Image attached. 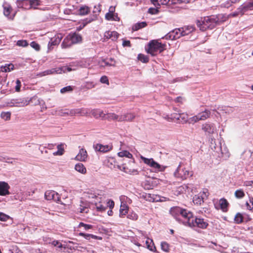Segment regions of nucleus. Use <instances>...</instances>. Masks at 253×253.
Listing matches in <instances>:
<instances>
[{
    "label": "nucleus",
    "instance_id": "nucleus-21",
    "mask_svg": "<svg viewBox=\"0 0 253 253\" xmlns=\"http://www.w3.org/2000/svg\"><path fill=\"white\" fill-rule=\"evenodd\" d=\"M107 61L105 59H102L99 61V64L101 67H105V66H115V61L114 59L111 58Z\"/></svg>",
    "mask_w": 253,
    "mask_h": 253
},
{
    "label": "nucleus",
    "instance_id": "nucleus-47",
    "mask_svg": "<svg viewBox=\"0 0 253 253\" xmlns=\"http://www.w3.org/2000/svg\"><path fill=\"white\" fill-rule=\"evenodd\" d=\"M10 216L3 212H0V220L2 221H6L10 218Z\"/></svg>",
    "mask_w": 253,
    "mask_h": 253
},
{
    "label": "nucleus",
    "instance_id": "nucleus-62",
    "mask_svg": "<svg viewBox=\"0 0 253 253\" xmlns=\"http://www.w3.org/2000/svg\"><path fill=\"white\" fill-rule=\"evenodd\" d=\"M190 0H171V3L177 4L182 3H188Z\"/></svg>",
    "mask_w": 253,
    "mask_h": 253
},
{
    "label": "nucleus",
    "instance_id": "nucleus-48",
    "mask_svg": "<svg viewBox=\"0 0 253 253\" xmlns=\"http://www.w3.org/2000/svg\"><path fill=\"white\" fill-rule=\"evenodd\" d=\"M200 120L199 115L197 114L189 119V123L194 124Z\"/></svg>",
    "mask_w": 253,
    "mask_h": 253
},
{
    "label": "nucleus",
    "instance_id": "nucleus-43",
    "mask_svg": "<svg viewBox=\"0 0 253 253\" xmlns=\"http://www.w3.org/2000/svg\"><path fill=\"white\" fill-rule=\"evenodd\" d=\"M11 113L9 112H2L0 114L1 118L5 121H8L10 119Z\"/></svg>",
    "mask_w": 253,
    "mask_h": 253
},
{
    "label": "nucleus",
    "instance_id": "nucleus-57",
    "mask_svg": "<svg viewBox=\"0 0 253 253\" xmlns=\"http://www.w3.org/2000/svg\"><path fill=\"white\" fill-rule=\"evenodd\" d=\"M17 45L19 46L25 47L28 45V42L25 40H19L17 42Z\"/></svg>",
    "mask_w": 253,
    "mask_h": 253
},
{
    "label": "nucleus",
    "instance_id": "nucleus-11",
    "mask_svg": "<svg viewBox=\"0 0 253 253\" xmlns=\"http://www.w3.org/2000/svg\"><path fill=\"white\" fill-rule=\"evenodd\" d=\"M45 198L47 200H53L56 202H59L60 199L58 193L54 191H47L44 194Z\"/></svg>",
    "mask_w": 253,
    "mask_h": 253
},
{
    "label": "nucleus",
    "instance_id": "nucleus-10",
    "mask_svg": "<svg viewBox=\"0 0 253 253\" xmlns=\"http://www.w3.org/2000/svg\"><path fill=\"white\" fill-rule=\"evenodd\" d=\"M69 243L73 244V246H68L66 247L65 246L63 245L61 243H60L58 241H53L52 242V245H53L54 246H57L59 249H60L61 250V251H62V250L64 249V250L63 251V252H64V250L66 248H70V249L73 248L74 249H78V248L79 247L78 244L77 243H74V242H71V241L69 242Z\"/></svg>",
    "mask_w": 253,
    "mask_h": 253
},
{
    "label": "nucleus",
    "instance_id": "nucleus-3",
    "mask_svg": "<svg viewBox=\"0 0 253 253\" xmlns=\"http://www.w3.org/2000/svg\"><path fill=\"white\" fill-rule=\"evenodd\" d=\"M202 130L204 131L205 134L209 136L210 139H211V149L213 147L215 149V146L213 145L215 142V139L212 138V135L216 133V128L215 125L211 122H206L202 125Z\"/></svg>",
    "mask_w": 253,
    "mask_h": 253
},
{
    "label": "nucleus",
    "instance_id": "nucleus-53",
    "mask_svg": "<svg viewBox=\"0 0 253 253\" xmlns=\"http://www.w3.org/2000/svg\"><path fill=\"white\" fill-rule=\"evenodd\" d=\"M79 227L80 228L81 227H84V229L86 230H87L88 229H91L92 228V226L91 225H89V224H84L83 222H81L79 225Z\"/></svg>",
    "mask_w": 253,
    "mask_h": 253
},
{
    "label": "nucleus",
    "instance_id": "nucleus-17",
    "mask_svg": "<svg viewBox=\"0 0 253 253\" xmlns=\"http://www.w3.org/2000/svg\"><path fill=\"white\" fill-rule=\"evenodd\" d=\"M62 69L61 68H52L49 70H47L44 71H43L39 74V75L41 77L45 76L48 75H52L54 74H61L62 73Z\"/></svg>",
    "mask_w": 253,
    "mask_h": 253
},
{
    "label": "nucleus",
    "instance_id": "nucleus-39",
    "mask_svg": "<svg viewBox=\"0 0 253 253\" xmlns=\"http://www.w3.org/2000/svg\"><path fill=\"white\" fill-rule=\"evenodd\" d=\"M90 113V110L87 108H79V115L82 116H86Z\"/></svg>",
    "mask_w": 253,
    "mask_h": 253
},
{
    "label": "nucleus",
    "instance_id": "nucleus-14",
    "mask_svg": "<svg viewBox=\"0 0 253 253\" xmlns=\"http://www.w3.org/2000/svg\"><path fill=\"white\" fill-rule=\"evenodd\" d=\"M253 10V0L250 1L247 3L242 5L239 7V10L241 12V15L244 14L248 10Z\"/></svg>",
    "mask_w": 253,
    "mask_h": 253
},
{
    "label": "nucleus",
    "instance_id": "nucleus-7",
    "mask_svg": "<svg viewBox=\"0 0 253 253\" xmlns=\"http://www.w3.org/2000/svg\"><path fill=\"white\" fill-rule=\"evenodd\" d=\"M29 101L25 99L19 98L12 99L7 104L9 107H21L27 106L29 104Z\"/></svg>",
    "mask_w": 253,
    "mask_h": 253
},
{
    "label": "nucleus",
    "instance_id": "nucleus-1",
    "mask_svg": "<svg viewBox=\"0 0 253 253\" xmlns=\"http://www.w3.org/2000/svg\"><path fill=\"white\" fill-rule=\"evenodd\" d=\"M171 215L179 222H182L186 226L191 227H197L201 228H206L208 223L204 219L194 218L193 213L185 209L179 207H174L170 210Z\"/></svg>",
    "mask_w": 253,
    "mask_h": 253
},
{
    "label": "nucleus",
    "instance_id": "nucleus-16",
    "mask_svg": "<svg viewBox=\"0 0 253 253\" xmlns=\"http://www.w3.org/2000/svg\"><path fill=\"white\" fill-rule=\"evenodd\" d=\"M207 190H205L202 195H197L193 197V201L195 204L201 205L204 202L205 197H207L208 195L206 194Z\"/></svg>",
    "mask_w": 253,
    "mask_h": 253
},
{
    "label": "nucleus",
    "instance_id": "nucleus-30",
    "mask_svg": "<svg viewBox=\"0 0 253 253\" xmlns=\"http://www.w3.org/2000/svg\"><path fill=\"white\" fill-rule=\"evenodd\" d=\"M11 7L10 6H3V14L4 15L7 17L9 19H13L14 16V15L13 16H10V13L11 11Z\"/></svg>",
    "mask_w": 253,
    "mask_h": 253
},
{
    "label": "nucleus",
    "instance_id": "nucleus-9",
    "mask_svg": "<svg viewBox=\"0 0 253 253\" xmlns=\"http://www.w3.org/2000/svg\"><path fill=\"white\" fill-rule=\"evenodd\" d=\"M63 38V35L61 34H57L53 38L50 39L48 46L49 49L53 48V46L58 44Z\"/></svg>",
    "mask_w": 253,
    "mask_h": 253
},
{
    "label": "nucleus",
    "instance_id": "nucleus-41",
    "mask_svg": "<svg viewBox=\"0 0 253 253\" xmlns=\"http://www.w3.org/2000/svg\"><path fill=\"white\" fill-rule=\"evenodd\" d=\"M234 195L237 199H242L245 196V193L242 189H238L235 192Z\"/></svg>",
    "mask_w": 253,
    "mask_h": 253
},
{
    "label": "nucleus",
    "instance_id": "nucleus-63",
    "mask_svg": "<svg viewBox=\"0 0 253 253\" xmlns=\"http://www.w3.org/2000/svg\"><path fill=\"white\" fill-rule=\"evenodd\" d=\"M114 202L112 200H109L106 204V208L109 207L110 209H112L114 207Z\"/></svg>",
    "mask_w": 253,
    "mask_h": 253
},
{
    "label": "nucleus",
    "instance_id": "nucleus-61",
    "mask_svg": "<svg viewBox=\"0 0 253 253\" xmlns=\"http://www.w3.org/2000/svg\"><path fill=\"white\" fill-rule=\"evenodd\" d=\"M156 8H150L148 9V12L151 14H156L159 12L158 8V6L156 7Z\"/></svg>",
    "mask_w": 253,
    "mask_h": 253
},
{
    "label": "nucleus",
    "instance_id": "nucleus-54",
    "mask_svg": "<svg viewBox=\"0 0 253 253\" xmlns=\"http://www.w3.org/2000/svg\"><path fill=\"white\" fill-rule=\"evenodd\" d=\"M174 113L170 115H167L164 116V118L169 122H174V118H173Z\"/></svg>",
    "mask_w": 253,
    "mask_h": 253
},
{
    "label": "nucleus",
    "instance_id": "nucleus-49",
    "mask_svg": "<svg viewBox=\"0 0 253 253\" xmlns=\"http://www.w3.org/2000/svg\"><path fill=\"white\" fill-rule=\"evenodd\" d=\"M234 220L237 223H241L243 221V216L242 214L240 213H237L235 217Z\"/></svg>",
    "mask_w": 253,
    "mask_h": 253
},
{
    "label": "nucleus",
    "instance_id": "nucleus-18",
    "mask_svg": "<svg viewBox=\"0 0 253 253\" xmlns=\"http://www.w3.org/2000/svg\"><path fill=\"white\" fill-rule=\"evenodd\" d=\"M135 118V115L132 113H127L124 115H121L120 122L126 121L131 122Z\"/></svg>",
    "mask_w": 253,
    "mask_h": 253
},
{
    "label": "nucleus",
    "instance_id": "nucleus-59",
    "mask_svg": "<svg viewBox=\"0 0 253 253\" xmlns=\"http://www.w3.org/2000/svg\"><path fill=\"white\" fill-rule=\"evenodd\" d=\"M127 218L133 220H136L138 218L137 214L134 212L130 213L127 215Z\"/></svg>",
    "mask_w": 253,
    "mask_h": 253
},
{
    "label": "nucleus",
    "instance_id": "nucleus-64",
    "mask_svg": "<svg viewBox=\"0 0 253 253\" xmlns=\"http://www.w3.org/2000/svg\"><path fill=\"white\" fill-rule=\"evenodd\" d=\"M95 20V18H86L85 20H84L83 22V27H84L86 24L88 23H89L91 22L92 21H94Z\"/></svg>",
    "mask_w": 253,
    "mask_h": 253
},
{
    "label": "nucleus",
    "instance_id": "nucleus-26",
    "mask_svg": "<svg viewBox=\"0 0 253 253\" xmlns=\"http://www.w3.org/2000/svg\"><path fill=\"white\" fill-rule=\"evenodd\" d=\"M121 116H119L115 113H107L105 114V118L104 119L108 120L109 121H118L120 122V118Z\"/></svg>",
    "mask_w": 253,
    "mask_h": 253
},
{
    "label": "nucleus",
    "instance_id": "nucleus-28",
    "mask_svg": "<svg viewBox=\"0 0 253 253\" xmlns=\"http://www.w3.org/2000/svg\"><path fill=\"white\" fill-rule=\"evenodd\" d=\"M75 169L78 172L84 174L86 173V169L82 163H78L75 166Z\"/></svg>",
    "mask_w": 253,
    "mask_h": 253
},
{
    "label": "nucleus",
    "instance_id": "nucleus-6",
    "mask_svg": "<svg viewBox=\"0 0 253 253\" xmlns=\"http://www.w3.org/2000/svg\"><path fill=\"white\" fill-rule=\"evenodd\" d=\"M193 175L192 171L189 170L188 168H185L184 166L180 164L176 170L174 172L175 177L182 180L186 179Z\"/></svg>",
    "mask_w": 253,
    "mask_h": 253
},
{
    "label": "nucleus",
    "instance_id": "nucleus-55",
    "mask_svg": "<svg viewBox=\"0 0 253 253\" xmlns=\"http://www.w3.org/2000/svg\"><path fill=\"white\" fill-rule=\"evenodd\" d=\"M68 111H69V109H61V110H59L58 114L60 116H66V115L69 116V114H68L69 113Z\"/></svg>",
    "mask_w": 253,
    "mask_h": 253
},
{
    "label": "nucleus",
    "instance_id": "nucleus-15",
    "mask_svg": "<svg viewBox=\"0 0 253 253\" xmlns=\"http://www.w3.org/2000/svg\"><path fill=\"white\" fill-rule=\"evenodd\" d=\"M112 146L111 145H102L101 144H97L95 145L94 148L96 151L105 153L112 150Z\"/></svg>",
    "mask_w": 253,
    "mask_h": 253
},
{
    "label": "nucleus",
    "instance_id": "nucleus-23",
    "mask_svg": "<svg viewBox=\"0 0 253 253\" xmlns=\"http://www.w3.org/2000/svg\"><path fill=\"white\" fill-rule=\"evenodd\" d=\"M68 36L72 44L78 43L82 41V37L76 33L69 34Z\"/></svg>",
    "mask_w": 253,
    "mask_h": 253
},
{
    "label": "nucleus",
    "instance_id": "nucleus-38",
    "mask_svg": "<svg viewBox=\"0 0 253 253\" xmlns=\"http://www.w3.org/2000/svg\"><path fill=\"white\" fill-rule=\"evenodd\" d=\"M147 25V24L145 22H142L140 23H138L135 24L132 27V30L133 31H137L140 29L145 27Z\"/></svg>",
    "mask_w": 253,
    "mask_h": 253
},
{
    "label": "nucleus",
    "instance_id": "nucleus-37",
    "mask_svg": "<svg viewBox=\"0 0 253 253\" xmlns=\"http://www.w3.org/2000/svg\"><path fill=\"white\" fill-rule=\"evenodd\" d=\"M118 155L120 157H126V158L131 159L133 157L132 155L128 151L124 150L121 151L118 153Z\"/></svg>",
    "mask_w": 253,
    "mask_h": 253
},
{
    "label": "nucleus",
    "instance_id": "nucleus-44",
    "mask_svg": "<svg viewBox=\"0 0 253 253\" xmlns=\"http://www.w3.org/2000/svg\"><path fill=\"white\" fill-rule=\"evenodd\" d=\"M138 59L143 63H147L149 61L148 57L142 54L138 55Z\"/></svg>",
    "mask_w": 253,
    "mask_h": 253
},
{
    "label": "nucleus",
    "instance_id": "nucleus-42",
    "mask_svg": "<svg viewBox=\"0 0 253 253\" xmlns=\"http://www.w3.org/2000/svg\"><path fill=\"white\" fill-rule=\"evenodd\" d=\"M146 244L147 245V248L152 251H153L154 249H156L153 243V241L151 239H148L146 241Z\"/></svg>",
    "mask_w": 253,
    "mask_h": 253
},
{
    "label": "nucleus",
    "instance_id": "nucleus-29",
    "mask_svg": "<svg viewBox=\"0 0 253 253\" xmlns=\"http://www.w3.org/2000/svg\"><path fill=\"white\" fill-rule=\"evenodd\" d=\"M219 204L220 205V209L222 210V211H223L225 212L227 211L228 203L225 199H224V198L221 199L219 200Z\"/></svg>",
    "mask_w": 253,
    "mask_h": 253
},
{
    "label": "nucleus",
    "instance_id": "nucleus-36",
    "mask_svg": "<svg viewBox=\"0 0 253 253\" xmlns=\"http://www.w3.org/2000/svg\"><path fill=\"white\" fill-rule=\"evenodd\" d=\"M82 205H80V207L77 209L78 212L80 213H87L89 211L88 208L86 206V205L83 202H81Z\"/></svg>",
    "mask_w": 253,
    "mask_h": 253
},
{
    "label": "nucleus",
    "instance_id": "nucleus-46",
    "mask_svg": "<svg viewBox=\"0 0 253 253\" xmlns=\"http://www.w3.org/2000/svg\"><path fill=\"white\" fill-rule=\"evenodd\" d=\"M161 249L166 252H169V245L166 242H162L161 244Z\"/></svg>",
    "mask_w": 253,
    "mask_h": 253
},
{
    "label": "nucleus",
    "instance_id": "nucleus-12",
    "mask_svg": "<svg viewBox=\"0 0 253 253\" xmlns=\"http://www.w3.org/2000/svg\"><path fill=\"white\" fill-rule=\"evenodd\" d=\"M173 118H174V122L179 123H185L188 120V115L185 113H174Z\"/></svg>",
    "mask_w": 253,
    "mask_h": 253
},
{
    "label": "nucleus",
    "instance_id": "nucleus-4",
    "mask_svg": "<svg viewBox=\"0 0 253 253\" xmlns=\"http://www.w3.org/2000/svg\"><path fill=\"white\" fill-rule=\"evenodd\" d=\"M164 49L163 45L156 41H152L146 48L147 52L152 56H156L158 53H161Z\"/></svg>",
    "mask_w": 253,
    "mask_h": 253
},
{
    "label": "nucleus",
    "instance_id": "nucleus-24",
    "mask_svg": "<svg viewBox=\"0 0 253 253\" xmlns=\"http://www.w3.org/2000/svg\"><path fill=\"white\" fill-rule=\"evenodd\" d=\"M181 31H182L183 36L188 35V34L193 32L195 29V27L193 26H187L184 27H182L181 28Z\"/></svg>",
    "mask_w": 253,
    "mask_h": 253
},
{
    "label": "nucleus",
    "instance_id": "nucleus-25",
    "mask_svg": "<svg viewBox=\"0 0 253 253\" xmlns=\"http://www.w3.org/2000/svg\"><path fill=\"white\" fill-rule=\"evenodd\" d=\"M94 204L95 208L98 211L102 212L106 209V204H103L101 201H99L98 202L94 201Z\"/></svg>",
    "mask_w": 253,
    "mask_h": 253
},
{
    "label": "nucleus",
    "instance_id": "nucleus-45",
    "mask_svg": "<svg viewBox=\"0 0 253 253\" xmlns=\"http://www.w3.org/2000/svg\"><path fill=\"white\" fill-rule=\"evenodd\" d=\"M79 235L81 236L84 237L85 239L87 240H90L91 238L92 239H97V237L95 235H93L92 234H85L83 233H80Z\"/></svg>",
    "mask_w": 253,
    "mask_h": 253
},
{
    "label": "nucleus",
    "instance_id": "nucleus-31",
    "mask_svg": "<svg viewBox=\"0 0 253 253\" xmlns=\"http://www.w3.org/2000/svg\"><path fill=\"white\" fill-rule=\"evenodd\" d=\"M78 12L80 15H86L90 12V8L86 5H83L79 8Z\"/></svg>",
    "mask_w": 253,
    "mask_h": 253
},
{
    "label": "nucleus",
    "instance_id": "nucleus-33",
    "mask_svg": "<svg viewBox=\"0 0 253 253\" xmlns=\"http://www.w3.org/2000/svg\"><path fill=\"white\" fill-rule=\"evenodd\" d=\"M72 44H73L68 35L63 40L61 44V47L62 48H66L71 46Z\"/></svg>",
    "mask_w": 253,
    "mask_h": 253
},
{
    "label": "nucleus",
    "instance_id": "nucleus-60",
    "mask_svg": "<svg viewBox=\"0 0 253 253\" xmlns=\"http://www.w3.org/2000/svg\"><path fill=\"white\" fill-rule=\"evenodd\" d=\"M30 45L31 46V47H32L36 50H39L40 49V45L35 42H31L30 43Z\"/></svg>",
    "mask_w": 253,
    "mask_h": 253
},
{
    "label": "nucleus",
    "instance_id": "nucleus-56",
    "mask_svg": "<svg viewBox=\"0 0 253 253\" xmlns=\"http://www.w3.org/2000/svg\"><path fill=\"white\" fill-rule=\"evenodd\" d=\"M30 0H22L21 1V7L27 9V7H30Z\"/></svg>",
    "mask_w": 253,
    "mask_h": 253
},
{
    "label": "nucleus",
    "instance_id": "nucleus-52",
    "mask_svg": "<svg viewBox=\"0 0 253 253\" xmlns=\"http://www.w3.org/2000/svg\"><path fill=\"white\" fill-rule=\"evenodd\" d=\"M105 18L108 20H116L114 14L113 13H107L105 15Z\"/></svg>",
    "mask_w": 253,
    "mask_h": 253
},
{
    "label": "nucleus",
    "instance_id": "nucleus-19",
    "mask_svg": "<svg viewBox=\"0 0 253 253\" xmlns=\"http://www.w3.org/2000/svg\"><path fill=\"white\" fill-rule=\"evenodd\" d=\"M87 158V154L86 150L83 148L80 150L78 155L76 156L75 159L79 161H85Z\"/></svg>",
    "mask_w": 253,
    "mask_h": 253
},
{
    "label": "nucleus",
    "instance_id": "nucleus-34",
    "mask_svg": "<svg viewBox=\"0 0 253 253\" xmlns=\"http://www.w3.org/2000/svg\"><path fill=\"white\" fill-rule=\"evenodd\" d=\"M14 68V65L12 64H5L4 66L0 67V71L1 72H7L12 70Z\"/></svg>",
    "mask_w": 253,
    "mask_h": 253
},
{
    "label": "nucleus",
    "instance_id": "nucleus-2",
    "mask_svg": "<svg viewBox=\"0 0 253 253\" xmlns=\"http://www.w3.org/2000/svg\"><path fill=\"white\" fill-rule=\"evenodd\" d=\"M222 15L211 16L204 17L201 20H197V25L201 31H205L207 29H213L217 24H219L224 20H221Z\"/></svg>",
    "mask_w": 253,
    "mask_h": 253
},
{
    "label": "nucleus",
    "instance_id": "nucleus-13",
    "mask_svg": "<svg viewBox=\"0 0 253 253\" xmlns=\"http://www.w3.org/2000/svg\"><path fill=\"white\" fill-rule=\"evenodd\" d=\"M10 188L8 183L4 181H0V195L5 196L10 194L9 189Z\"/></svg>",
    "mask_w": 253,
    "mask_h": 253
},
{
    "label": "nucleus",
    "instance_id": "nucleus-50",
    "mask_svg": "<svg viewBox=\"0 0 253 253\" xmlns=\"http://www.w3.org/2000/svg\"><path fill=\"white\" fill-rule=\"evenodd\" d=\"M73 90V88L71 86H67L64 87L60 89V92L61 93H65L67 92L72 91Z\"/></svg>",
    "mask_w": 253,
    "mask_h": 253
},
{
    "label": "nucleus",
    "instance_id": "nucleus-5",
    "mask_svg": "<svg viewBox=\"0 0 253 253\" xmlns=\"http://www.w3.org/2000/svg\"><path fill=\"white\" fill-rule=\"evenodd\" d=\"M140 158L144 163L152 168L155 172L164 171L166 168V167L161 165L155 162L153 158H146L143 156H140Z\"/></svg>",
    "mask_w": 253,
    "mask_h": 253
},
{
    "label": "nucleus",
    "instance_id": "nucleus-20",
    "mask_svg": "<svg viewBox=\"0 0 253 253\" xmlns=\"http://www.w3.org/2000/svg\"><path fill=\"white\" fill-rule=\"evenodd\" d=\"M90 113L91 114L92 116L96 119L101 118L102 119H104V118H105V114H104L103 112L100 109H93L90 110Z\"/></svg>",
    "mask_w": 253,
    "mask_h": 253
},
{
    "label": "nucleus",
    "instance_id": "nucleus-51",
    "mask_svg": "<svg viewBox=\"0 0 253 253\" xmlns=\"http://www.w3.org/2000/svg\"><path fill=\"white\" fill-rule=\"evenodd\" d=\"M11 160H12V159L11 158L0 156V161L1 162H6L8 163H12V162L10 161Z\"/></svg>",
    "mask_w": 253,
    "mask_h": 253
},
{
    "label": "nucleus",
    "instance_id": "nucleus-27",
    "mask_svg": "<svg viewBox=\"0 0 253 253\" xmlns=\"http://www.w3.org/2000/svg\"><path fill=\"white\" fill-rule=\"evenodd\" d=\"M30 3V7H27V9H38V6L41 5V1L40 0H30L29 2Z\"/></svg>",
    "mask_w": 253,
    "mask_h": 253
},
{
    "label": "nucleus",
    "instance_id": "nucleus-32",
    "mask_svg": "<svg viewBox=\"0 0 253 253\" xmlns=\"http://www.w3.org/2000/svg\"><path fill=\"white\" fill-rule=\"evenodd\" d=\"M211 115V112L209 110H206L198 114L201 120H205L209 118Z\"/></svg>",
    "mask_w": 253,
    "mask_h": 253
},
{
    "label": "nucleus",
    "instance_id": "nucleus-22",
    "mask_svg": "<svg viewBox=\"0 0 253 253\" xmlns=\"http://www.w3.org/2000/svg\"><path fill=\"white\" fill-rule=\"evenodd\" d=\"M104 37L112 41H116L119 37V34L116 31H107L104 33Z\"/></svg>",
    "mask_w": 253,
    "mask_h": 253
},
{
    "label": "nucleus",
    "instance_id": "nucleus-35",
    "mask_svg": "<svg viewBox=\"0 0 253 253\" xmlns=\"http://www.w3.org/2000/svg\"><path fill=\"white\" fill-rule=\"evenodd\" d=\"M127 206L125 204H121L120 209V216L122 217V216L126 215L127 213Z\"/></svg>",
    "mask_w": 253,
    "mask_h": 253
},
{
    "label": "nucleus",
    "instance_id": "nucleus-40",
    "mask_svg": "<svg viewBox=\"0 0 253 253\" xmlns=\"http://www.w3.org/2000/svg\"><path fill=\"white\" fill-rule=\"evenodd\" d=\"M58 151L53 153L54 156H61L63 154L64 148H63L62 144H59L57 145Z\"/></svg>",
    "mask_w": 253,
    "mask_h": 253
},
{
    "label": "nucleus",
    "instance_id": "nucleus-8",
    "mask_svg": "<svg viewBox=\"0 0 253 253\" xmlns=\"http://www.w3.org/2000/svg\"><path fill=\"white\" fill-rule=\"evenodd\" d=\"M181 28L175 29L172 31L169 32L167 35L165 36V38L166 40H174L179 39L181 37H182V31H181Z\"/></svg>",
    "mask_w": 253,
    "mask_h": 253
},
{
    "label": "nucleus",
    "instance_id": "nucleus-58",
    "mask_svg": "<svg viewBox=\"0 0 253 253\" xmlns=\"http://www.w3.org/2000/svg\"><path fill=\"white\" fill-rule=\"evenodd\" d=\"M68 112V114H69V116H73L76 115H79V108L69 110V111Z\"/></svg>",
    "mask_w": 253,
    "mask_h": 253
}]
</instances>
